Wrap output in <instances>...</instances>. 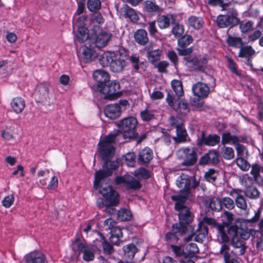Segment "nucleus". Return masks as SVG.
Wrapping results in <instances>:
<instances>
[{
    "label": "nucleus",
    "instance_id": "1",
    "mask_svg": "<svg viewBox=\"0 0 263 263\" xmlns=\"http://www.w3.org/2000/svg\"><path fill=\"white\" fill-rule=\"evenodd\" d=\"M117 135L110 134L101 139L98 143V152L105 163L102 169L95 173L93 186L95 189H99L100 193L104 198V201L102 204L97 203L100 207L104 205L107 208L117 205L119 203V195L107 184V177L112 174V171L116 170L119 163L117 161H108L115 153L113 143L115 142Z\"/></svg>",
    "mask_w": 263,
    "mask_h": 263
},
{
    "label": "nucleus",
    "instance_id": "2",
    "mask_svg": "<svg viewBox=\"0 0 263 263\" xmlns=\"http://www.w3.org/2000/svg\"><path fill=\"white\" fill-rule=\"evenodd\" d=\"M199 181L194 179L192 185H191V179L189 177L184 174H182L176 180V185L180 188V194L172 196L171 199L175 201V209L176 211H184L188 209L184 203L187 198L190 196L192 188L195 189L199 185Z\"/></svg>",
    "mask_w": 263,
    "mask_h": 263
},
{
    "label": "nucleus",
    "instance_id": "3",
    "mask_svg": "<svg viewBox=\"0 0 263 263\" xmlns=\"http://www.w3.org/2000/svg\"><path fill=\"white\" fill-rule=\"evenodd\" d=\"M126 55L120 51H106L99 59V63L103 67L109 66L114 72H120L126 66Z\"/></svg>",
    "mask_w": 263,
    "mask_h": 263
},
{
    "label": "nucleus",
    "instance_id": "4",
    "mask_svg": "<svg viewBox=\"0 0 263 263\" xmlns=\"http://www.w3.org/2000/svg\"><path fill=\"white\" fill-rule=\"evenodd\" d=\"M179 212L178 214L179 223L173 225V231L176 233H178L180 235H182L188 231L191 232V234L184 239V241H189L195 235L194 228L189 225V223L193 220V217L189 209H185L184 211Z\"/></svg>",
    "mask_w": 263,
    "mask_h": 263
},
{
    "label": "nucleus",
    "instance_id": "5",
    "mask_svg": "<svg viewBox=\"0 0 263 263\" xmlns=\"http://www.w3.org/2000/svg\"><path fill=\"white\" fill-rule=\"evenodd\" d=\"M223 216L226 218L227 221L223 222L222 224H219L223 227L225 232L226 228L227 229V234L231 237L232 245L234 248L239 249V255H243L245 252V248L243 242L238 239V227L236 224L231 225L234 220V215L231 212L226 211Z\"/></svg>",
    "mask_w": 263,
    "mask_h": 263
},
{
    "label": "nucleus",
    "instance_id": "6",
    "mask_svg": "<svg viewBox=\"0 0 263 263\" xmlns=\"http://www.w3.org/2000/svg\"><path fill=\"white\" fill-rule=\"evenodd\" d=\"M205 224L215 227L220 235L221 239L223 242H228L229 241V237L227 234V233L225 232L223 227L217 223L214 219L208 217L204 218L203 221L199 223L196 232V236L195 237V241L202 242L203 239H205L208 233V228L205 226Z\"/></svg>",
    "mask_w": 263,
    "mask_h": 263
},
{
    "label": "nucleus",
    "instance_id": "7",
    "mask_svg": "<svg viewBox=\"0 0 263 263\" xmlns=\"http://www.w3.org/2000/svg\"><path fill=\"white\" fill-rule=\"evenodd\" d=\"M137 120L134 117L124 118L120 121L119 126L124 139H132L137 136Z\"/></svg>",
    "mask_w": 263,
    "mask_h": 263
},
{
    "label": "nucleus",
    "instance_id": "8",
    "mask_svg": "<svg viewBox=\"0 0 263 263\" xmlns=\"http://www.w3.org/2000/svg\"><path fill=\"white\" fill-rule=\"evenodd\" d=\"M128 102L126 100H121L118 103L109 104L104 109L105 116L109 119L115 120L119 118L122 113L126 109Z\"/></svg>",
    "mask_w": 263,
    "mask_h": 263
},
{
    "label": "nucleus",
    "instance_id": "9",
    "mask_svg": "<svg viewBox=\"0 0 263 263\" xmlns=\"http://www.w3.org/2000/svg\"><path fill=\"white\" fill-rule=\"evenodd\" d=\"M185 64L192 70L204 71L209 60L207 55H200L199 57L189 56L184 58Z\"/></svg>",
    "mask_w": 263,
    "mask_h": 263
},
{
    "label": "nucleus",
    "instance_id": "10",
    "mask_svg": "<svg viewBox=\"0 0 263 263\" xmlns=\"http://www.w3.org/2000/svg\"><path fill=\"white\" fill-rule=\"evenodd\" d=\"M86 20V17L82 16L79 17L76 23V26L78 28V32L74 37L75 42L83 43L87 40L89 43L91 42L93 37V33L94 28L91 30L90 32L87 28L83 26L84 22Z\"/></svg>",
    "mask_w": 263,
    "mask_h": 263
},
{
    "label": "nucleus",
    "instance_id": "11",
    "mask_svg": "<svg viewBox=\"0 0 263 263\" xmlns=\"http://www.w3.org/2000/svg\"><path fill=\"white\" fill-rule=\"evenodd\" d=\"M170 123L176 129V136L173 137L175 142L181 143L186 141L187 133L185 129L183 126V119L179 117H172L170 120Z\"/></svg>",
    "mask_w": 263,
    "mask_h": 263
},
{
    "label": "nucleus",
    "instance_id": "12",
    "mask_svg": "<svg viewBox=\"0 0 263 263\" xmlns=\"http://www.w3.org/2000/svg\"><path fill=\"white\" fill-rule=\"evenodd\" d=\"M120 85L117 81H109L99 92L105 95V98L110 100H114L120 97Z\"/></svg>",
    "mask_w": 263,
    "mask_h": 263
},
{
    "label": "nucleus",
    "instance_id": "13",
    "mask_svg": "<svg viewBox=\"0 0 263 263\" xmlns=\"http://www.w3.org/2000/svg\"><path fill=\"white\" fill-rule=\"evenodd\" d=\"M111 34L101 30L99 26L94 28L91 42L95 46L101 48L105 46L111 37Z\"/></svg>",
    "mask_w": 263,
    "mask_h": 263
},
{
    "label": "nucleus",
    "instance_id": "14",
    "mask_svg": "<svg viewBox=\"0 0 263 263\" xmlns=\"http://www.w3.org/2000/svg\"><path fill=\"white\" fill-rule=\"evenodd\" d=\"M177 156L179 159L182 160L183 165H192L197 161L196 153L188 147H182L177 152Z\"/></svg>",
    "mask_w": 263,
    "mask_h": 263
},
{
    "label": "nucleus",
    "instance_id": "15",
    "mask_svg": "<svg viewBox=\"0 0 263 263\" xmlns=\"http://www.w3.org/2000/svg\"><path fill=\"white\" fill-rule=\"evenodd\" d=\"M166 101L168 105L178 113L186 115L189 112L187 103L184 100H175L173 96L168 93Z\"/></svg>",
    "mask_w": 263,
    "mask_h": 263
},
{
    "label": "nucleus",
    "instance_id": "16",
    "mask_svg": "<svg viewBox=\"0 0 263 263\" xmlns=\"http://www.w3.org/2000/svg\"><path fill=\"white\" fill-rule=\"evenodd\" d=\"M115 182L117 185H123L129 189L136 190L141 187L140 181L130 175L118 176L115 179Z\"/></svg>",
    "mask_w": 263,
    "mask_h": 263
},
{
    "label": "nucleus",
    "instance_id": "17",
    "mask_svg": "<svg viewBox=\"0 0 263 263\" xmlns=\"http://www.w3.org/2000/svg\"><path fill=\"white\" fill-rule=\"evenodd\" d=\"M193 41L192 36L190 35H184L178 40V47L177 51L180 55H187L193 51L192 47L185 48L186 46Z\"/></svg>",
    "mask_w": 263,
    "mask_h": 263
},
{
    "label": "nucleus",
    "instance_id": "18",
    "mask_svg": "<svg viewBox=\"0 0 263 263\" xmlns=\"http://www.w3.org/2000/svg\"><path fill=\"white\" fill-rule=\"evenodd\" d=\"M92 76L97 83V89L99 91L109 81L110 76L109 73L103 70H95L93 72Z\"/></svg>",
    "mask_w": 263,
    "mask_h": 263
},
{
    "label": "nucleus",
    "instance_id": "19",
    "mask_svg": "<svg viewBox=\"0 0 263 263\" xmlns=\"http://www.w3.org/2000/svg\"><path fill=\"white\" fill-rule=\"evenodd\" d=\"M81 58L85 63L94 60L98 57V53L92 45H85L82 47Z\"/></svg>",
    "mask_w": 263,
    "mask_h": 263
},
{
    "label": "nucleus",
    "instance_id": "20",
    "mask_svg": "<svg viewBox=\"0 0 263 263\" xmlns=\"http://www.w3.org/2000/svg\"><path fill=\"white\" fill-rule=\"evenodd\" d=\"M192 91L195 96L203 99L208 96L210 88L205 83L198 82L192 86Z\"/></svg>",
    "mask_w": 263,
    "mask_h": 263
},
{
    "label": "nucleus",
    "instance_id": "21",
    "mask_svg": "<svg viewBox=\"0 0 263 263\" xmlns=\"http://www.w3.org/2000/svg\"><path fill=\"white\" fill-rule=\"evenodd\" d=\"M229 195L235 198L236 204L238 208L244 210L247 209V204L241 190L233 189L229 192Z\"/></svg>",
    "mask_w": 263,
    "mask_h": 263
},
{
    "label": "nucleus",
    "instance_id": "22",
    "mask_svg": "<svg viewBox=\"0 0 263 263\" xmlns=\"http://www.w3.org/2000/svg\"><path fill=\"white\" fill-rule=\"evenodd\" d=\"M219 162V156L215 151H210L205 154L200 160V163L202 164L209 163L216 164Z\"/></svg>",
    "mask_w": 263,
    "mask_h": 263
},
{
    "label": "nucleus",
    "instance_id": "23",
    "mask_svg": "<svg viewBox=\"0 0 263 263\" xmlns=\"http://www.w3.org/2000/svg\"><path fill=\"white\" fill-rule=\"evenodd\" d=\"M219 140L220 137L216 135L205 137L204 134L202 133L201 138L198 140L197 144L199 145L204 144L213 146L217 144Z\"/></svg>",
    "mask_w": 263,
    "mask_h": 263
},
{
    "label": "nucleus",
    "instance_id": "24",
    "mask_svg": "<svg viewBox=\"0 0 263 263\" xmlns=\"http://www.w3.org/2000/svg\"><path fill=\"white\" fill-rule=\"evenodd\" d=\"M45 255L39 251L32 252L25 256L26 263H44Z\"/></svg>",
    "mask_w": 263,
    "mask_h": 263
},
{
    "label": "nucleus",
    "instance_id": "25",
    "mask_svg": "<svg viewBox=\"0 0 263 263\" xmlns=\"http://www.w3.org/2000/svg\"><path fill=\"white\" fill-rule=\"evenodd\" d=\"M76 243V250L79 253L81 252L83 253V259L87 261L92 260L94 258L93 252L84 244L77 242Z\"/></svg>",
    "mask_w": 263,
    "mask_h": 263
},
{
    "label": "nucleus",
    "instance_id": "26",
    "mask_svg": "<svg viewBox=\"0 0 263 263\" xmlns=\"http://www.w3.org/2000/svg\"><path fill=\"white\" fill-rule=\"evenodd\" d=\"M50 86V84L47 82L39 84L36 89V95L42 101L47 100L49 97Z\"/></svg>",
    "mask_w": 263,
    "mask_h": 263
},
{
    "label": "nucleus",
    "instance_id": "27",
    "mask_svg": "<svg viewBox=\"0 0 263 263\" xmlns=\"http://www.w3.org/2000/svg\"><path fill=\"white\" fill-rule=\"evenodd\" d=\"M152 151L148 147L141 150L138 155V160L143 164L148 163L153 158Z\"/></svg>",
    "mask_w": 263,
    "mask_h": 263
},
{
    "label": "nucleus",
    "instance_id": "28",
    "mask_svg": "<svg viewBox=\"0 0 263 263\" xmlns=\"http://www.w3.org/2000/svg\"><path fill=\"white\" fill-rule=\"evenodd\" d=\"M25 106L24 100L21 97H15L11 102V107L13 111L16 114L22 112Z\"/></svg>",
    "mask_w": 263,
    "mask_h": 263
},
{
    "label": "nucleus",
    "instance_id": "29",
    "mask_svg": "<svg viewBox=\"0 0 263 263\" xmlns=\"http://www.w3.org/2000/svg\"><path fill=\"white\" fill-rule=\"evenodd\" d=\"M256 230L253 229H242L238 228V239L241 241H242L244 245V247L245 248V250L246 249V247L245 246V243L243 241L239 239V237L244 240L248 239L251 236L253 239H255V236Z\"/></svg>",
    "mask_w": 263,
    "mask_h": 263
},
{
    "label": "nucleus",
    "instance_id": "30",
    "mask_svg": "<svg viewBox=\"0 0 263 263\" xmlns=\"http://www.w3.org/2000/svg\"><path fill=\"white\" fill-rule=\"evenodd\" d=\"M1 137L6 140H11L15 137V129L13 126H6L3 128L1 132Z\"/></svg>",
    "mask_w": 263,
    "mask_h": 263
},
{
    "label": "nucleus",
    "instance_id": "31",
    "mask_svg": "<svg viewBox=\"0 0 263 263\" xmlns=\"http://www.w3.org/2000/svg\"><path fill=\"white\" fill-rule=\"evenodd\" d=\"M173 20L174 18L172 15H160L157 18V24L160 28L165 29L169 27Z\"/></svg>",
    "mask_w": 263,
    "mask_h": 263
},
{
    "label": "nucleus",
    "instance_id": "32",
    "mask_svg": "<svg viewBox=\"0 0 263 263\" xmlns=\"http://www.w3.org/2000/svg\"><path fill=\"white\" fill-rule=\"evenodd\" d=\"M134 38L138 44L142 45L146 44L148 41L147 32L143 29L138 30L134 34Z\"/></svg>",
    "mask_w": 263,
    "mask_h": 263
},
{
    "label": "nucleus",
    "instance_id": "33",
    "mask_svg": "<svg viewBox=\"0 0 263 263\" xmlns=\"http://www.w3.org/2000/svg\"><path fill=\"white\" fill-rule=\"evenodd\" d=\"M239 139L238 137L235 135H232L230 133H225L222 136V143L226 144H232L236 145L239 142Z\"/></svg>",
    "mask_w": 263,
    "mask_h": 263
},
{
    "label": "nucleus",
    "instance_id": "34",
    "mask_svg": "<svg viewBox=\"0 0 263 263\" xmlns=\"http://www.w3.org/2000/svg\"><path fill=\"white\" fill-rule=\"evenodd\" d=\"M124 255L126 258L133 259L135 254L138 251V249L133 243H129L123 248Z\"/></svg>",
    "mask_w": 263,
    "mask_h": 263
},
{
    "label": "nucleus",
    "instance_id": "35",
    "mask_svg": "<svg viewBox=\"0 0 263 263\" xmlns=\"http://www.w3.org/2000/svg\"><path fill=\"white\" fill-rule=\"evenodd\" d=\"M203 23V21L201 17L191 16L188 19V25L189 27H192L195 29H199L201 28Z\"/></svg>",
    "mask_w": 263,
    "mask_h": 263
},
{
    "label": "nucleus",
    "instance_id": "36",
    "mask_svg": "<svg viewBox=\"0 0 263 263\" xmlns=\"http://www.w3.org/2000/svg\"><path fill=\"white\" fill-rule=\"evenodd\" d=\"M144 9L148 12H159L161 11V9L153 1H145Z\"/></svg>",
    "mask_w": 263,
    "mask_h": 263
},
{
    "label": "nucleus",
    "instance_id": "37",
    "mask_svg": "<svg viewBox=\"0 0 263 263\" xmlns=\"http://www.w3.org/2000/svg\"><path fill=\"white\" fill-rule=\"evenodd\" d=\"M122 237V230L120 227H115L111 231L110 241L114 243H117Z\"/></svg>",
    "mask_w": 263,
    "mask_h": 263
},
{
    "label": "nucleus",
    "instance_id": "38",
    "mask_svg": "<svg viewBox=\"0 0 263 263\" xmlns=\"http://www.w3.org/2000/svg\"><path fill=\"white\" fill-rule=\"evenodd\" d=\"M161 54L162 52L160 49L149 51L147 52V58L151 62L154 64L160 60Z\"/></svg>",
    "mask_w": 263,
    "mask_h": 263
},
{
    "label": "nucleus",
    "instance_id": "39",
    "mask_svg": "<svg viewBox=\"0 0 263 263\" xmlns=\"http://www.w3.org/2000/svg\"><path fill=\"white\" fill-rule=\"evenodd\" d=\"M172 87L178 97H181L183 95V90L181 82L177 80H174L171 82Z\"/></svg>",
    "mask_w": 263,
    "mask_h": 263
},
{
    "label": "nucleus",
    "instance_id": "40",
    "mask_svg": "<svg viewBox=\"0 0 263 263\" xmlns=\"http://www.w3.org/2000/svg\"><path fill=\"white\" fill-rule=\"evenodd\" d=\"M222 156L226 160H231L234 157V149L230 147L223 146L221 150Z\"/></svg>",
    "mask_w": 263,
    "mask_h": 263
},
{
    "label": "nucleus",
    "instance_id": "41",
    "mask_svg": "<svg viewBox=\"0 0 263 263\" xmlns=\"http://www.w3.org/2000/svg\"><path fill=\"white\" fill-rule=\"evenodd\" d=\"M135 176L139 179H146L150 177V172L143 167H140L134 171Z\"/></svg>",
    "mask_w": 263,
    "mask_h": 263
},
{
    "label": "nucleus",
    "instance_id": "42",
    "mask_svg": "<svg viewBox=\"0 0 263 263\" xmlns=\"http://www.w3.org/2000/svg\"><path fill=\"white\" fill-rule=\"evenodd\" d=\"M255 179L249 176L247 174L240 177V182L241 185L246 187V189L252 186Z\"/></svg>",
    "mask_w": 263,
    "mask_h": 263
},
{
    "label": "nucleus",
    "instance_id": "43",
    "mask_svg": "<svg viewBox=\"0 0 263 263\" xmlns=\"http://www.w3.org/2000/svg\"><path fill=\"white\" fill-rule=\"evenodd\" d=\"M255 53V51L251 46L240 47L239 52V57L246 58H250Z\"/></svg>",
    "mask_w": 263,
    "mask_h": 263
},
{
    "label": "nucleus",
    "instance_id": "44",
    "mask_svg": "<svg viewBox=\"0 0 263 263\" xmlns=\"http://www.w3.org/2000/svg\"><path fill=\"white\" fill-rule=\"evenodd\" d=\"M229 240H230V239ZM221 241L223 243L220 250V253L223 255L224 260H225L228 257H231V254L233 253V251H230V247L228 245L229 241L228 242H223L221 240Z\"/></svg>",
    "mask_w": 263,
    "mask_h": 263
},
{
    "label": "nucleus",
    "instance_id": "45",
    "mask_svg": "<svg viewBox=\"0 0 263 263\" xmlns=\"http://www.w3.org/2000/svg\"><path fill=\"white\" fill-rule=\"evenodd\" d=\"M132 216V214L130 211L125 209L120 210L118 213V218L122 221L129 220Z\"/></svg>",
    "mask_w": 263,
    "mask_h": 263
},
{
    "label": "nucleus",
    "instance_id": "46",
    "mask_svg": "<svg viewBox=\"0 0 263 263\" xmlns=\"http://www.w3.org/2000/svg\"><path fill=\"white\" fill-rule=\"evenodd\" d=\"M246 158L237 157L236 163L238 167L242 171H247L250 168V165L245 159Z\"/></svg>",
    "mask_w": 263,
    "mask_h": 263
},
{
    "label": "nucleus",
    "instance_id": "47",
    "mask_svg": "<svg viewBox=\"0 0 263 263\" xmlns=\"http://www.w3.org/2000/svg\"><path fill=\"white\" fill-rule=\"evenodd\" d=\"M125 11V16L129 18L131 21L137 22L139 20V16L135 11L128 6L124 8Z\"/></svg>",
    "mask_w": 263,
    "mask_h": 263
},
{
    "label": "nucleus",
    "instance_id": "48",
    "mask_svg": "<svg viewBox=\"0 0 263 263\" xmlns=\"http://www.w3.org/2000/svg\"><path fill=\"white\" fill-rule=\"evenodd\" d=\"M198 248L197 247V246L195 243H190L188 244L185 249V252L184 253V256H191L195 253H197L198 252Z\"/></svg>",
    "mask_w": 263,
    "mask_h": 263
},
{
    "label": "nucleus",
    "instance_id": "49",
    "mask_svg": "<svg viewBox=\"0 0 263 263\" xmlns=\"http://www.w3.org/2000/svg\"><path fill=\"white\" fill-rule=\"evenodd\" d=\"M227 42L230 46L240 48L242 46V40L240 37L229 36Z\"/></svg>",
    "mask_w": 263,
    "mask_h": 263
},
{
    "label": "nucleus",
    "instance_id": "50",
    "mask_svg": "<svg viewBox=\"0 0 263 263\" xmlns=\"http://www.w3.org/2000/svg\"><path fill=\"white\" fill-rule=\"evenodd\" d=\"M235 147L238 157H248L249 155L248 151L245 146L238 143L235 145Z\"/></svg>",
    "mask_w": 263,
    "mask_h": 263
},
{
    "label": "nucleus",
    "instance_id": "51",
    "mask_svg": "<svg viewBox=\"0 0 263 263\" xmlns=\"http://www.w3.org/2000/svg\"><path fill=\"white\" fill-rule=\"evenodd\" d=\"M125 162L129 167H134L135 165L136 156L134 153L129 152L124 156Z\"/></svg>",
    "mask_w": 263,
    "mask_h": 263
},
{
    "label": "nucleus",
    "instance_id": "52",
    "mask_svg": "<svg viewBox=\"0 0 263 263\" xmlns=\"http://www.w3.org/2000/svg\"><path fill=\"white\" fill-rule=\"evenodd\" d=\"M210 207L212 210L219 211L222 208L221 199L213 198L210 202Z\"/></svg>",
    "mask_w": 263,
    "mask_h": 263
},
{
    "label": "nucleus",
    "instance_id": "53",
    "mask_svg": "<svg viewBox=\"0 0 263 263\" xmlns=\"http://www.w3.org/2000/svg\"><path fill=\"white\" fill-rule=\"evenodd\" d=\"M101 2L100 0H88L87 8L91 11H96L101 8Z\"/></svg>",
    "mask_w": 263,
    "mask_h": 263
},
{
    "label": "nucleus",
    "instance_id": "54",
    "mask_svg": "<svg viewBox=\"0 0 263 263\" xmlns=\"http://www.w3.org/2000/svg\"><path fill=\"white\" fill-rule=\"evenodd\" d=\"M254 241L256 242V248L259 250H263V234L260 231L256 230Z\"/></svg>",
    "mask_w": 263,
    "mask_h": 263
},
{
    "label": "nucleus",
    "instance_id": "55",
    "mask_svg": "<svg viewBox=\"0 0 263 263\" xmlns=\"http://www.w3.org/2000/svg\"><path fill=\"white\" fill-rule=\"evenodd\" d=\"M237 13L236 10H233L231 15L227 16V22L228 23V26H233L237 25L239 20L237 17Z\"/></svg>",
    "mask_w": 263,
    "mask_h": 263
},
{
    "label": "nucleus",
    "instance_id": "56",
    "mask_svg": "<svg viewBox=\"0 0 263 263\" xmlns=\"http://www.w3.org/2000/svg\"><path fill=\"white\" fill-rule=\"evenodd\" d=\"M14 199L13 194H9L3 198L2 204L5 208H9L13 204Z\"/></svg>",
    "mask_w": 263,
    "mask_h": 263
},
{
    "label": "nucleus",
    "instance_id": "57",
    "mask_svg": "<svg viewBox=\"0 0 263 263\" xmlns=\"http://www.w3.org/2000/svg\"><path fill=\"white\" fill-rule=\"evenodd\" d=\"M218 173L213 169H210L204 174L206 180L210 182H213L215 181Z\"/></svg>",
    "mask_w": 263,
    "mask_h": 263
},
{
    "label": "nucleus",
    "instance_id": "58",
    "mask_svg": "<svg viewBox=\"0 0 263 263\" xmlns=\"http://www.w3.org/2000/svg\"><path fill=\"white\" fill-rule=\"evenodd\" d=\"M184 27L180 24L175 25L172 28V31L174 35L176 37H179L183 34Z\"/></svg>",
    "mask_w": 263,
    "mask_h": 263
},
{
    "label": "nucleus",
    "instance_id": "59",
    "mask_svg": "<svg viewBox=\"0 0 263 263\" xmlns=\"http://www.w3.org/2000/svg\"><path fill=\"white\" fill-rule=\"evenodd\" d=\"M140 115L142 119L145 121H149L154 118L153 111L147 109L141 111Z\"/></svg>",
    "mask_w": 263,
    "mask_h": 263
},
{
    "label": "nucleus",
    "instance_id": "60",
    "mask_svg": "<svg viewBox=\"0 0 263 263\" xmlns=\"http://www.w3.org/2000/svg\"><path fill=\"white\" fill-rule=\"evenodd\" d=\"M253 23L251 21L242 22L240 23L239 28L242 32H247L252 30Z\"/></svg>",
    "mask_w": 263,
    "mask_h": 263
},
{
    "label": "nucleus",
    "instance_id": "61",
    "mask_svg": "<svg viewBox=\"0 0 263 263\" xmlns=\"http://www.w3.org/2000/svg\"><path fill=\"white\" fill-rule=\"evenodd\" d=\"M246 195L250 198H256L259 196V193L258 190L252 186L246 190Z\"/></svg>",
    "mask_w": 263,
    "mask_h": 263
},
{
    "label": "nucleus",
    "instance_id": "62",
    "mask_svg": "<svg viewBox=\"0 0 263 263\" xmlns=\"http://www.w3.org/2000/svg\"><path fill=\"white\" fill-rule=\"evenodd\" d=\"M222 206L226 208L231 210L234 208V202L230 197H223L221 198Z\"/></svg>",
    "mask_w": 263,
    "mask_h": 263
},
{
    "label": "nucleus",
    "instance_id": "63",
    "mask_svg": "<svg viewBox=\"0 0 263 263\" xmlns=\"http://www.w3.org/2000/svg\"><path fill=\"white\" fill-rule=\"evenodd\" d=\"M227 15H219L217 18V25L220 28L228 27V23L227 22Z\"/></svg>",
    "mask_w": 263,
    "mask_h": 263
},
{
    "label": "nucleus",
    "instance_id": "64",
    "mask_svg": "<svg viewBox=\"0 0 263 263\" xmlns=\"http://www.w3.org/2000/svg\"><path fill=\"white\" fill-rule=\"evenodd\" d=\"M58 186V179L55 176L51 177L47 188L49 190H54Z\"/></svg>",
    "mask_w": 263,
    "mask_h": 263
}]
</instances>
